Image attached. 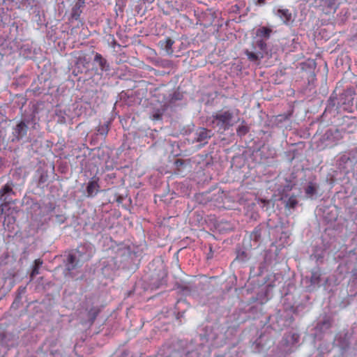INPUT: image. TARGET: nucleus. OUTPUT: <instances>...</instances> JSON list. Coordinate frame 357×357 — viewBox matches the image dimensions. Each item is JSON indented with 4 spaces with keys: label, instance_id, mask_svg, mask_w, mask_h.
<instances>
[{
    "label": "nucleus",
    "instance_id": "nucleus-12",
    "mask_svg": "<svg viewBox=\"0 0 357 357\" xmlns=\"http://www.w3.org/2000/svg\"><path fill=\"white\" fill-rule=\"evenodd\" d=\"M210 137V132L205 128H199L197 131V140L198 142H204L207 138Z\"/></svg>",
    "mask_w": 357,
    "mask_h": 357
},
{
    "label": "nucleus",
    "instance_id": "nucleus-6",
    "mask_svg": "<svg viewBox=\"0 0 357 357\" xmlns=\"http://www.w3.org/2000/svg\"><path fill=\"white\" fill-rule=\"evenodd\" d=\"M274 13L276 16L280 18L282 22L285 24H289L293 22L292 14L289 10L287 8H278L274 10Z\"/></svg>",
    "mask_w": 357,
    "mask_h": 357
},
{
    "label": "nucleus",
    "instance_id": "nucleus-10",
    "mask_svg": "<svg viewBox=\"0 0 357 357\" xmlns=\"http://www.w3.org/2000/svg\"><path fill=\"white\" fill-rule=\"evenodd\" d=\"M98 188H99V185L96 181H95V180L90 181L88 183V185L86 187L87 196L88 197L95 196L98 191Z\"/></svg>",
    "mask_w": 357,
    "mask_h": 357
},
{
    "label": "nucleus",
    "instance_id": "nucleus-20",
    "mask_svg": "<svg viewBox=\"0 0 357 357\" xmlns=\"http://www.w3.org/2000/svg\"><path fill=\"white\" fill-rule=\"evenodd\" d=\"M98 132L102 135H106L108 132V127L106 125H103L99 127Z\"/></svg>",
    "mask_w": 357,
    "mask_h": 357
},
{
    "label": "nucleus",
    "instance_id": "nucleus-25",
    "mask_svg": "<svg viewBox=\"0 0 357 357\" xmlns=\"http://www.w3.org/2000/svg\"><path fill=\"white\" fill-rule=\"evenodd\" d=\"M6 1H14V0H3V3H6Z\"/></svg>",
    "mask_w": 357,
    "mask_h": 357
},
{
    "label": "nucleus",
    "instance_id": "nucleus-4",
    "mask_svg": "<svg viewBox=\"0 0 357 357\" xmlns=\"http://www.w3.org/2000/svg\"><path fill=\"white\" fill-rule=\"evenodd\" d=\"M15 195V193L13 190L12 183H8L1 187L0 189V202H1L0 208L2 213H6L8 205L11 203H14L12 197Z\"/></svg>",
    "mask_w": 357,
    "mask_h": 357
},
{
    "label": "nucleus",
    "instance_id": "nucleus-17",
    "mask_svg": "<svg viewBox=\"0 0 357 357\" xmlns=\"http://www.w3.org/2000/svg\"><path fill=\"white\" fill-rule=\"evenodd\" d=\"M81 13H82L81 8L75 5L73 6V8H72L71 16L73 19L77 20L79 18V17L80 16Z\"/></svg>",
    "mask_w": 357,
    "mask_h": 357
},
{
    "label": "nucleus",
    "instance_id": "nucleus-7",
    "mask_svg": "<svg viewBox=\"0 0 357 357\" xmlns=\"http://www.w3.org/2000/svg\"><path fill=\"white\" fill-rule=\"evenodd\" d=\"M272 31V29L266 26L259 27L256 31L255 38L266 41V40L269 39Z\"/></svg>",
    "mask_w": 357,
    "mask_h": 357
},
{
    "label": "nucleus",
    "instance_id": "nucleus-19",
    "mask_svg": "<svg viewBox=\"0 0 357 357\" xmlns=\"http://www.w3.org/2000/svg\"><path fill=\"white\" fill-rule=\"evenodd\" d=\"M343 96L347 97V104L350 105L352 104L354 100V93L352 91H346Z\"/></svg>",
    "mask_w": 357,
    "mask_h": 357
},
{
    "label": "nucleus",
    "instance_id": "nucleus-24",
    "mask_svg": "<svg viewBox=\"0 0 357 357\" xmlns=\"http://www.w3.org/2000/svg\"><path fill=\"white\" fill-rule=\"evenodd\" d=\"M143 1L145 2H147V3H152L154 0H143Z\"/></svg>",
    "mask_w": 357,
    "mask_h": 357
},
{
    "label": "nucleus",
    "instance_id": "nucleus-2",
    "mask_svg": "<svg viewBox=\"0 0 357 357\" xmlns=\"http://www.w3.org/2000/svg\"><path fill=\"white\" fill-rule=\"evenodd\" d=\"M91 257V252H85L84 246L78 247L77 250L68 255L66 264V270L70 273L72 271L82 266L84 262L89 260Z\"/></svg>",
    "mask_w": 357,
    "mask_h": 357
},
{
    "label": "nucleus",
    "instance_id": "nucleus-9",
    "mask_svg": "<svg viewBox=\"0 0 357 357\" xmlns=\"http://www.w3.org/2000/svg\"><path fill=\"white\" fill-rule=\"evenodd\" d=\"M94 62L98 64L101 71H108L109 70V65L107 61L100 54L96 53Z\"/></svg>",
    "mask_w": 357,
    "mask_h": 357
},
{
    "label": "nucleus",
    "instance_id": "nucleus-23",
    "mask_svg": "<svg viewBox=\"0 0 357 357\" xmlns=\"http://www.w3.org/2000/svg\"><path fill=\"white\" fill-rule=\"evenodd\" d=\"M193 356H194V354H192V353H188V354L185 356V357H193Z\"/></svg>",
    "mask_w": 357,
    "mask_h": 357
},
{
    "label": "nucleus",
    "instance_id": "nucleus-5",
    "mask_svg": "<svg viewBox=\"0 0 357 357\" xmlns=\"http://www.w3.org/2000/svg\"><path fill=\"white\" fill-rule=\"evenodd\" d=\"M28 130V125L24 121H19L13 128V139L12 141H20L24 136L26 135Z\"/></svg>",
    "mask_w": 357,
    "mask_h": 357
},
{
    "label": "nucleus",
    "instance_id": "nucleus-13",
    "mask_svg": "<svg viewBox=\"0 0 357 357\" xmlns=\"http://www.w3.org/2000/svg\"><path fill=\"white\" fill-rule=\"evenodd\" d=\"M43 264V261L40 259H37L34 261V265L33 266L32 271L31 273L30 277L31 280H32L36 275H38L39 273V268Z\"/></svg>",
    "mask_w": 357,
    "mask_h": 357
},
{
    "label": "nucleus",
    "instance_id": "nucleus-22",
    "mask_svg": "<svg viewBox=\"0 0 357 357\" xmlns=\"http://www.w3.org/2000/svg\"><path fill=\"white\" fill-rule=\"evenodd\" d=\"M176 164L177 166L183 165V162L181 160H177L176 161Z\"/></svg>",
    "mask_w": 357,
    "mask_h": 357
},
{
    "label": "nucleus",
    "instance_id": "nucleus-3",
    "mask_svg": "<svg viewBox=\"0 0 357 357\" xmlns=\"http://www.w3.org/2000/svg\"><path fill=\"white\" fill-rule=\"evenodd\" d=\"M267 52L268 47L266 41L255 38L252 43V50H246L245 54L250 61H256L264 58Z\"/></svg>",
    "mask_w": 357,
    "mask_h": 357
},
{
    "label": "nucleus",
    "instance_id": "nucleus-1",
    "mask_svg": "<svg viewBox=\"0 0 357 357\" xmlns=\"http://www.w3.org/2000/svg\"><path fill=\"white\" fill-rule=\"evenodd\" d=\"M211 118L213 126L222 131L228 130L240 120L238 112L236 109L218 111Z\"/></svg>",
    "mask_w": 357,
    "mask_h": 357
},
{
    "label": "nucleus",
    "instance_id": "nucleus-18",
    "mask_svg": "<svg viewBox=\"0 0 357 357\" xmlns=\"http://www.w3.org/2000/svg\"><path fill=\"white\" fill-rule=\"evenodd\" d=\"M248 131H249L248 127L243 124L239 126L236 130L237 135L239 136L245 135V134L248 133Z\"/></svg>",
    "mask_w": 357,
    "mask_h": 357
},
{
    "label": "nucleus",
    "instance_id": "nucleus-11",
    "mask_svg": "<svg viewBox=\"0 0 357 357\" xmlns=\"http://www.w3.org/2000/svg\"><path fill=\"white\" fill-rule=\"evenodd\" d=\"M174 43V42L173 40H172L169 38H167L163 40H160V45L161 47L165 50L167 54H171L173 52L172 45H173Z\"/></svg>",
    "mask_w": 357,
    "mask_h": 357
},
{
    "label": "nucleus",
    "instance_id": "nucleus-8",
    "mask_svg": "<svg viewBox=\"0 0 357 357\" xmlns=\"http://www.w3.org/2000/svg\"><path fill=\"white\" fill-rule=\"evenodd\" d=\"M299 340V335L298 333L295 332H289L287 334H285L283 341L284 342V344L287 346H293L298 343Z\"/></svg>",
    "mask_w": 357,
    "mask_h": 357
},
{
    "label": "nucleus",
    "instance_id": "nucleus-16",
    "mask_svg": "<svg viewBox=\"0 0 357 357\" xmlns=\"http://www.w3.org/2000/svg\"><path fill=\"white\" fill-rule=\"evenodd\" d=\"M321 273L319 271H313L311 273L310 281L313 284H317L320 281Z\"/></svg>",
    "mask_w": 357,
    "mask_h": 357
},
{
    "label": "nucleus",
    "instance_id": "nucleus-15",
    "mask_svg": "<svg viewBox=\"0 0 357 357\" xmlns=\"http://www.w3.org/2000/svg\"><path fill=\"white\" fill-rule=\"evenodd\" d=\"M305 192L308 197H312L317 194V186L315 184L310 183L305 188Z\"/></svg>",
    "mask_w": 357,
    "mask_h": 357
},
{
    "label": "nucleus",
    "instance_id": "nucleus-21",
    "mask_svg": "<svg viewBox=\"0 0 357 357\" xmlns=\"http://www.w3.org/2000/svg\"><path fill=\"white\" fill-rule=\"evenodd\" d=\"M84 4V0H78V1L75 3V6L81 8Z\"/></svg>",
    "mask_w": 357,
    "mask_h": 357
},
{
    "label": "nucleus",
    "instance_id": "nucleus-14",
    "mask_svg": "<svg viewBox=\"0 0 357 357\" xmlns=\"http://www.w3.org/2000/svg\"><path fill=\"white\" fill-rule=\"evenodd\" d=\"M297 204L298 201L295 196H291L285 201V207L289 209L294 208Z\"/></svg>",
    "mask_w": 357,
    "mask_h": 357
}]
</instances>
